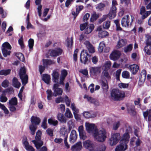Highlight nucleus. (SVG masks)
Here are the masks:
<instances>
[{
	"instance_id": "19",
	"label": "nucleus",
	"mask_w": 151,
	"mask_h": 151,
	"mask_svg": "<svg viewBox=\"0 0 151 151\" xmlns=\"http://www.w3.org/2000/svg\"><path fill=\"white\" fill-rule=\"evenodd\" d=\"M31 122L32 124L37 126L40 122L41 119L38 117L32 116L31 118Z\"/></svg>"
},
{
	"instance_id": "37",
	"label": "nucleus",
	"mask_w": 151,
	"mask_h": 151,
	"mask_svg": "<svg viewBox=\"0 0 151 151\" xmlns=\"http://www.w3.org/2000/svg\"><path fill=\"white\" fill-rule=\"evenodd\" d=\"M63 93V90L61 88H59L54 90L53 95L55 96L58 95H61Z\"/></svg>"
},
{
	"instance_id": "26",
	"label": "nucleus",
	"mask_w": 151,
	"mask_h": 151,
	"mask_svg": "<svg viewBox=\"0 0 151 151\" xmlns=\"http://www.w3.org/2000/svg\"><path fill=\"white\" fill-rule=\"evenodd\" d=\"M42 80L47 84H49L50 83V76L47 74H43Z\"/></svg>"
},
{
	"instance_id": "34",
	"label": "nucleus",
	"mask_w": 151,
	"mask_h": 151,
	"mask_svg": "<svg viewBox=\"0 0 151 151\" xmlns=\"http://www.w3.org/2000/svg\"><path fill=\"white\" fill-rule=\"evenodd\" d=\"M37 128V126L31 124L29 126V129L30 131V134L32 135L35 134V132Z\"/></svg>"
},
{
	"instance_id": "11",
	"label": "nucleus",
	"mask_w": 151,
	"mask_h": 151,
	"mask_svg": "<svg viewBox=\"0 0 151 151\" xmlns=\"http://www.w3.org/2000/svg\"><path fill=\"white\" fill-rule=\"evenodd\" d=\"M86 127L87 132L89 133H93V135H94V133L95 132L96 128L98 129L94 124L87 123H86Z\"/></svg>"
},
{
	"instance_id": "57",
	"label": "nucleus",
	"mask_w": 151,
	"mask_h": 151,
	"mask_svg": "<svg viewBox=\"0 0 151 151\" xmlns=\"http://www.w3.org/2000/svg\"><path fill=\"white\" fill-rule=\"evenodd\" d=\"M34 44V40L33 39L30 38L28 41V45L30 49H32Z\"/></svg>"
},
{
	"instance_id": "43",
	"label": "nucleus",
	"mask_w": 151,
	"mask_h": 151,
	"mask_svg": "<svg viewBox=\"0 0 151 151\" xmlns=\"http://www.w3.org/2000/svg\"><path fill=\"white\" fill-rule=\"evenodd\" d=\"M26 70L25 67H23L21 68L19 73V77H22V76L26 75Z\"/></svg>"
},
{
	"instance_id": "5",
	"label": "nucleus",
	"mask_w": 151,
	"mask_h": 151,
	"mask_svg": "<svg viewBox=\"0 0 151 151\" xmlns=\"http://www.w3.org/2000/svg\"><path fill=\"white\" fill-rule=\"evenodd\" d=\"M131 21L130 18L128 15H126L123 17L121 21V24L123 27H128L129 25H132L133 21L134 19V17L131 15Z\"/></svg>"
},
{
	"instance_id": "8",
	"label": "nucleus",
	"mask_w": 151,
	"mask_h": 151,
	"mask_svg": "<svg viewBox=\"0 0 151 151\" xmlns=\"http://www.w3.org/2000/svg\"><path fill=\"white\" fill-rule=\"evenodd\" d=\"M147 72L145 70H142L140 73L139 76V80L138 81V84L140 86H142L144 83L145 81Z\"/></svg>"
},
{
	"instance_id": "29",
	"label": "nucleus",
	"mask_w": 151,
	"mask_h": 151,
	"mask_svg": "<svg viewBox=\"0 0 151 151\" xmlns=\"http://www.w3.org/2000/svg\"><path fill=\"white\" fill-rule=\"evenodd\" d=\"M32 142L35 145L37 150H39L43 145V142L42 141H37L35 140H33Z\"/></svg>"
},
{
	"instance_id": "53",
	"label": "nucleus",
	"mask_w": 151,
	"mask_h": 151,
	"mask_svg": "<svg viewBox=\"0 0 151 151\" xmlns=\"http://www.w3.org/2000/svg\"><path fill=\"white\" fill-rule=\"evenodd\" d=\"M105 47V44L103 42H101L99 45V51L100 52H102L104 47Z\"/></svg>"
},
{
	"instance_id": "2",
	"label": "nucleus",
	"mask_w": 151,
	"mask_h": 151,
	"mask_svg": "<svg viewBox=\"0 0 151 151\" xmlns=\"http://www.w3.org/2000/svg\"><path fill=\"white\" fill-rule=\"evenodd\" d=\"M93 136L98 141L103 142L107 137V132L104 129L99 131L98 129L96 128Z\"/></svg>"
},
{
	"instance_id": "33",
	"label": "nucleus",
	"mask_w": 151,
	"mask_h": 151,
	"mask_svg": "<svg viewBox=\"0 0 151 151\" xmlns=\"http://www.w3.org/2000/svg\"><path fill=\"white\" fill-rule=\"evenodd\" d=\"M11 72V70L10 69H2L0 70V75L6 76L10 75Z\"/></svg>"
},
{
	"instance_id": "54",
	"label": "nucleus",
	"mask_w": 151,
	"mask_h": 151,
	"mask_svg": "<svg viewBox=\"0 0 151 151\" xmlns=\"http://www.w3.org/2000/svg\"><path fill=\"white\" fill-rule=\"evenodd\" d=\"M111 62L110 61L106 62L104 65L105 68L104 70H108L111 67Z\"/></svg>"
},
{
	"instance_id": "51",
	"label": "nucleus",
	"mask_w": 151,
	"mask_h": 151,
	"mask_svg": "<svg viewBox=\"0 0 151 151\" xmlns=\"http://www.w3.org/2000/svg\"><path fill=\"white\" fill-rule=\"evenodd\" d=\"M122 75V77L124 78H129L130 77L129 73L127 71H123Z\"/></svg>"
},
{
	"instance_id": "17",
	"label": "nucleus",
	"mask_w": 151,
	"mask_h": 151,
	"mask_svg": "<svg viewBox=\"0 0 151 151\" xmlns=\"http://www.w3.org/2000/svg\"><path fill=\"white\" fill-rule=\"evenodd\" d=\"M61 133L62 135L65 137L64 140V143L65 146L67 149H69L70 148V145L68 144L67 141V138L68 137V134L67 133L66 130L65 129L61 131Z\"/></svg>"
},
{
	"instance_id": "61",
	"label": "nucleus",
	"mask_w": 151,
	"mask_h": 151,
	"mask_svg": "<svg viewBox=\"0 0 151 151\" xmlns=\"http://www.w3.org/2000/svg\"><path fill=\"white\" fill-rule=\"evenodd\" d=\"M46 132L47 134L51 137H52L53 136V130L50 128H48L46 130Z\"/></svg>"
},
{
	"instance_id": "22",
	"label": "nucleus",
	"mask_w": 151,
	"mask_h": 151,
	"mask_svg": "<svg viewBox=\"0 0 151 151\" xmlns=\"http://www.w3.org/2000/svg\"><path fill=\"white\" fill-rule=\"evenodd\" d=\"M83 115L86 118H93L96 116V114L92 111H86L83 112Z\"/></svg>"
},
{
	"instance_id": "24",
	"label": "nucleus",
	"mask_w": 151,
	"mask_h": 151,
	"mask_svg": "<svg viewBox=\"0 0 151 151\" xmlns=\"http://www.w3.org/2000/svg\"><path fill=\"white\" fill-rule=\"evenodd\" d=\"M101 87L104 92H106L109 89V86L107 80L106 81L102 80L101 82Z\"/></svg>"
},
{
	"instance_id": "45",
	"label": "nucleus",
	"mask_w": 151,
	"mask_h": 151,
	"mask_svg": "<svg viewBox=\"0 0 151 151\" xmlns=\"http://www.w3.org/2000/svg\"><path fill=\"white\" fill-rule=\"evenodd\" d=\"M86 98L87 99L88 101L91 103H93L94 104L96 105L99 104V103L97 101H96L92 97L87 96Z\"/></svg>"
},
{
	"instance_id": "10",
	"label": "nucleus",
	"mask_w": 151,
	"mask_h": 151,
	"mask_svg": "<svg viewBox=\"0 0 151 151\" xmlns=\"http://www.w3.org/2000/svg\"><path fill=\"white\" fill-rule=\"evenodd\" d=\"M151 14L150 11H146L145 8L144 6H142L140 8L139 14L142 15L141 18L142 19H144L147 18Z\"/></svg>"
},
{
	"instance_id": "9",
	"label": "nucleus",
	"mask_w": 151,
	"mask_h": 151,
	"mask_svg": "<svg viewBox=\"0 0 151 151\" xmlns=\"http://www.w3.org/2000/svg\"><path fill=\"white\" fill-rule=\"evenodd\" d=\"M90 73L91 76H97L101 72L100 67H91L89 68Z\"/></svg>"
},
{
	"instance_id": "58",
	"label": "nucleus",
	"mask_w": 151,
	"mask_h": 151,
	"mask_svg": "<svg viewBox=\"0 0 151 151\" xmlns=\"http://www.w3.org/2000/svg\"><path fill=\"white\" fill-rule=\"evenodd\" d=\"M120 125V122L119 121L114 123L113 126V129L114 130H117Z\"/></svg>"
},
{
	"instance_id": "32",
	"label": "nucleus",
	"mask_w": 151,
	"mask_h": 151,
	"mask_svg": "<svg viewBox=\"0 0 151 151\" xmlns=\"http://www.w3.org/2000/svg\"><path fill=\"white\" fill-rule=\"evenodd\" d=\"M128 129L126 130V132L124 134L123 138L121 141L124 142L127 144L128 143L129 139L130 138L129 134L128 132H127Z\"/></svg>"
},
{
	"instance_id": "1",
	"label": "nucleus",
	"mask_w": 151,
	"mask_h": 151,
	"mask_svg": "<svg viewBox=\"0 0 151 151\" xmlns=\"http://www.w3.org/2000/svg\"><path fill=\"white\" fill-rule=\"evenodd\" d=\"M110 96L112 100L118 101L123 100L125 97V94L123 91L113 88L111 91Z\"/></svg>"
},
{
	"instance_id": "20",
	"label": "nucleus",
	"mask_w": 151,
	"mask_h": 151,
	"mask_svg": "<svg viewBox=\"0 0 151 151\" xmlns=\"http://www.w3.org/2000/svg\"><path fill=\"white\" fill-rule=\"evenodd\" d=\"M129 67L130 71L133 75L136 74L139 69L138 65L135 64L129 65Z\"/></svg>"
},
{
	"instance_id": "28",
	"label": "nucleus",
	"mask_w": 151,
	"mask_h": 151,
	"mask_svg": "<svg viewBox=\"0 0 151 151\" xmlns=\"http://www.w3.org/2000/svg\"><path fill=\"white\" fill-rule=\"evenodd\" d=\"M58 120L61 123H65L67 119L64 116L63 114L61 113H58L57 115Z\"/></svg>"
},
{
	"instance_id": "63",
	"label": "nucleus",
	"mask_w": 151,
	"mask_h": 151,
	"mask_svg": "<svg viewBox=\"0 0 151 151\" xmlns=\"http://www.w3.org/2000/svg\"><path fill=\"white\" fill-rule=\"evenodd\" d=\"M7 98L4 96L1 95L0 96V101L2 102H5L7 100Z\"/></svg>"
},
{
	"instance_id": "50",
	"label": "nucleus",
	"mask_w": 151,
	"mask_h": 151,
	"mask_svg": "<svg viewBox=\"0 0 151 151\" xmlns=\"http://www.w3.org/2000/svg\"><path fill=\"white\" fill-rule=\"evenodd\" d=\"M8 49H5L4 48L2 49V51L3 54V56L4 57H6L8 55H10L11 51H8Z\"/></svg>"
},
{
	"instance_id": "52",
	"label": "nucleus",
	"mask_w": 151,
	"mask_h": 151,
	"mask_svg": "<svg viewBox=\"0 0 151 151\" xmlns=\"http://www.w3.org/2000/svg\"><path fill=\"white\" fill-rule=\"evenodd\" d=\"M111 22L110 21H107L104 22L103 25V27L104 29H108L110 26Z\"/></svg>"
},
{
	"instance_id": "4",
	"label": "nucleus",
	"mask_w": 151,
	"mask_h": 151,
	"mask_svg": "<svg viewBox=\"0 0 151 151\" xmlns=\"http://www.w3.org/2000/svg\"><path fill=\"white\" fill-rule=\"evenodd\" d=\"M90 55L86 50H82L80 54L81 62L85 65L88 64L90 61Z\"/></svg>"
},
{
	"instance_id": "47",
	"label": "nucleus",
	"mask_w": 151,
	"mask_h": 151,
	"mask_svg": "<svg viewBox=\"0 0 151 151\" xmlns=\"http://www.w3.org/2000/svg\"><path fill=\"white\" fill-rule=\"evenodd\" d=\"M46 93L47 94V99L48 100H50L52 99V93L51 89H47L46 91Z\"/></svg>"
},
{
	"instance_id": "64",
	"label": "nucleus",
	"mask_w": 151,
	"mask_h": 151,
	"mask_svg": "<svg viewBox=\"0 0 151 151\" xmlns=\"http://www.w3.org/2000/svg\"><path fill=\"white\" fill-rule=\"evenodd\" d=\"M68 72L65 69L63 70L61 72V77L65 78L67 76Z\"/></svg>"
},
{
	"instance_id": "12",
	"label": "nucleus",
	"mask_w": 151,
	"mask_h": 151,
	"mask_svg": "<svg viewBox=\"0 0 151 151\" xmlns=\"http://www.w3.org/2000/svg\"><path fill=\"white\" fill-rule=\"evenodd\" d=\"M121 55L120 52L117 50H115L112 52L110 55L109 57L111 60L116 61L118 60Z\"/></svg>"
},
{
	"instance_id": "15",
	"label": "nucleus",
	"mask_w": 151,
	"mask_h": 151,
	"mask_svg": "<svg viewBox=\"0 0 151 151\" xmlns=\"http://www.w3.org/2000/svg\"><path fill=\"white\" fill-rule=\"evenodd\" d=\"M117 8L116 7H111L109 14L107 15L110 19L114 18L116 16Z\"/></svg>"
},
{
	"instance_id": "18",
	"label": "nucleus",
	"mask_w": 151,
	"mask_h": 151,
	"mask_svg": "<svg viewBox=\"0 0 151 151\" xmlns=\"http://www.w3.org/2000/svg\"><path fill=\"white\" fill-rule=\"evenodd\" d=\"M82 148V142H79L72 146L71 150L73 151H80Z\"/></svg>"
},
{
	"instance_id": "60",
	"label": "nucleus",
	"mask_w": 151,
	"mask_h": 151,
	"mask_svg": "<svg viewBox=\"0 0 151 151\" xmlns=\"http://www.w3.org/2000/svg\"><path fill=\"white\" fill-rule=\"evenodd\" d=\"M9 84V81L6 79L4 81L1 83V86L4 88H6L8 86Z\"/></svg>"
},
{
	"instance_id": "27",
	"label": "nucleus",
	"mask_w": 151,
	"mask_h": 151,
	"mask_svg": "<svg viewBox=\"0 0 151 151\" xmlns=\"http://www.w3.org/2000/svg\"><path fill=\"white\" fill-rule=\"evenodd\" d=\"M127 111L128 113L131 115L134 116L136 114L135 106L133 105H130L128 107Z\"/></svg>"
},
{
	"instance_id": "36",
	"label": "nucleus",
	"mask_w": 151,
	"mask_h": 151,
	"mask_svg": "<svg viewBox=\"0 0 151 151\" xmlns=\"http://www.w3.org/2000/svg\"><path fill=\"white\" fill-rule=\"evenodd\" d=\"M133 48V44H129L126 46L124 47V52L127 53L131 51Z\"/></svg>"
},
{
	"instance_id": "48",
	"label": "nucleus",
	"mask_w": 151,
	"mask_h": 151,
	"mask_svg": "<svg viewBox=\"0 0 151 151\" xmlns=\"http://www.w3.org/2000/svg\"><path fill=\"white\" fill-rule=\"evenodd\" d=\"M66 117L68 118H71L73 117V115L69 108H67L65 114Z\"/></svg>"
},
{
	"instance_id": "14",
	"label": "nucleus",
	"mask_w": 151,
	"mask_h": 151,
	"mask_svg": "<svg viewBox=\"0 0 151 151\" xmlns=\"http://www.w3.org/2000/svg\"><path fill=\"white\" fill-rule=\"evenodd\" d=\"M127 148V143L121 141L120 144L117 145L115 149V151H124Z\"/></svg>"
},
{
	"instance_id": "46",
	"label": "nucleus",
	"mask_w": 151,
	"mask_h": 151,
	"mask_svg": "<svg viewBox=\"0 0 151 151\" xmlns=\"http://www.w3.org/2000/svg\"><path fill=\"white\" fill-rule=\"evenodd\" d=\"M125 44V41L123 39L120 40L118 42L117 46L119 48L121 47Z\"/></svg>"
},
{
	"instance_id": "42",
	"label": "nucleus",
	"mask_w": 151,
	"mask_h": 151,
	"mask_svg": "<svg viewBox=\"0 0 151 151\" xmlns=\"http://www.w3.org/2000/svg\"><path fill=\"white\" fill-rule=\"evenodd\" d=\"M16 55L18 59L21 61L23 62L24 61V56L22 53L20 52L17 53Z\"/></svg>"
},
{
	"instance_id": "35",
	"label": "nucleus",
	"mask_w": 151,
	"mask_h": 151,
	"mask_svg": "<svg viewBox=\"0 0 151 151\" xmlns=\"http://www.w3.org/2000/svg\"><path fill=\"white\" fill-rule=\"evenodd\" d=\"M9 105H16L18 104L17 99L16 97L11 98L9 101Z\"/></svg>"
},
{
	"instance_id": "56",
	"label": "nucleus",
	"mask_w": 151,
	"mask_h": 151,
	"mask_svg": "<svg viewBox=\"0 0 151 151\" xmlns=\"http://www.w3.org/2000/svg\"><path fill=\"white\" fill-rule=\"evenodd\" d=\"M121 71L122 69H119L117 70L116 72V78L118 81L120 80V76Z\"/></svg>"
},
{
	"instance_id": "44",
	"label": "nucleus",
	"mask_w": 151,
	"mask_h": 151,
	"mask_svg": "<svg viewBox=\"0 0 151 151\" xmlns=\"http://www.w3.org/2000/svg\"><path fill=\"white\" fill-rule=\"evenodd\" d=\"M108 70H104L102 73V76L105 77L107 79H111V76L109 74Z\"/></svg>"
},
{
	"instance_id": "41",
	"label": "nucleus",
	"mask_w": 151,
	"mask_h": 151,
	"mask_svg": "<svg viewBox=\"0 0 151 151\" xmlns=\"http://www.w3.org/2000/svg\"><path fill=\"white\" fill-rule=\"evenodd\" d=\"M42 135V132L41 131L38 130L36 133V135L35 137V140L37 141H40L41 140V137Z\"/></svg>"
},
{
	"instance_id": "23",
	"label": "nucleus",
	"mask_w": 151,
	"mask_h": 151,
	"mask_svg": "<svg viewBox=\"0 0 151 151\" xmlns=\"http://www.w3.org/2000/svg\"><path fill=\"white\" fill-rule=\"evenodd\" d=\"M52 75L53 82L54 83H58L59 78V73L57 71H53Z\"/></svg>"
},
{
	"instance_id": "21",
	"label": "nucleus",
	"mask_w": 151,
	"mask_h": 151,
	"mask_svg": "<svg viewBox=\"0 0 151 151\" xmlns=\"http://www.w3.org/2000/svg\"><path fill=\"white\" fill-rule=\"evenodd\" d=\"M84 44L86 46L89 52L93 53L94 52V48L93 45L91 44L89 41H85L84 42Z\"/></svg>"
},
{
	"instance_id": "30",
	"label": "nucleus",
	"mask_w": 151,
	"mask_h": 151,
	"mask_svg": "<svg viewBox=\"0 0 151 151\" xmlns=\"http://www.w3.org/2000/svg\"><path fill=\"white\" fill-rule=\"evenodd\" d=\"M42 62L43 64L45 66L50 65L55 63V62L53 60L48 59H43Z\"/></svg>"
},
{
	"instance_id": "31",
	"label": "nucleus",
	"mask_w": 151,
	"mask_h": 151,
	"mask_svg": "<svg viewBox=\"0 0 151 151\" xmlns=\"http://www.w3.org/2000/svg\"><path fill=\"white\" fill-rule=\"evenodd\" d=\"M12 83L13 86L15 88H19L20 87L21 83L19 82L17 78L15 77L13 78L12 81Z\"/></svg>"
},
{
	"instance_id": "3",
	"label": "nucleus",
	"mask_w": 151,
	"mask_h": 151,
	"mask_svg": "<svg viewBox=\"0 0 151 151\" xmlns=\"http://www.w3.org/2000/svg\"><path fill=\"white\" fill-rule=\"evenodd\" d=\"M145 44L143 50L147 55H151V36L147 34L145 36V40L144 42Z\"/></svg>"
},
{
	"instance_id": "7",
	"label": "nucleus",
	"mask_w": 151,
	"mask_h": 151,
	"mask_svg": "<svg viewBox=\"0 0 151 151\" xmlns=\"http://www.w3.org/2000/svg\"><path fill=\"white\" fill-rule=\"evenodd\" d=\"M96 144L89 140H86L83 142V146L90 151H93L95 149Z\"/></svg>"
},
{
	"instance_id": "38",
	"label": "nucleus",
	"mask_w": 151,
	"mask_h": 151,
	"mask_svg": "<svg viewBox=\"0 0 151 151\" xmlns=\"http://www.w3.org/2000/svg\"><path fill=\"white\" fill-rule=\"evenodd\" d=\"M20 78L22 80V83L25 85L28 82V77L27 75H25L24 76H22V77H20Z\"/></svg>"
},
{
	"instance_id": "13",
	"label": "nucleus",
	"mask_w": 151,
	"mask_h": 151,
	"mask_svg": "<svg viewBox=\"0 0 151 151\" xmlns=\"http://www.w3.org/2000/svg\"><path fill=\"white\" fill-rule=\"evenodd\" d=\"M63 51L62 49L60 47H57L51 50L50 53V55L51 57L57 56L61 55Z\"/></svg>"
},
{
	"instance_id": "49",
	"label": "nucleus",
	"mask_w": 151,
	"mask_h": 151,
	"mask_svg": "<svg viewBox=\"0 0 151 151\" xmlns=\"http://www.w3.org/2000/svg\"><path fill=\"white\" fill-rule=\"evenodd\" d=\"M2 48L5 49H8L10 50L11 49L12 47L11 45L8 42H5L2 45Z\"/></svg>"
},
{
	"instance_id": "16",
	"label": "nucleus",
	"mask_w": 151,
	"mask_h": 151,
	"mask_svg": "<svg viewBox=\"0 0 151 151\" xmlns=\"http://www.w3.org/2000/svg\"><path fill=\"white\" fill-rule=\"evenodd\" d=\"M77 134L75 130H72L70 136L69 141L70 143H74L77 139Z\"/></svg>"
},
{
	"instance_id": "6",
	"label": "nucleus",
	"mask_w": 151,
	"mask_h": 151,
	"mask_svg": "<svg viewBox=\"0 0 151 151\" xmlns=\"http://www.w3.org/2000/svg\"><path fill=\"white\" fill-rule=\"evenodd\" d=\"M120 134L116 133L111 134V137L109 140V143L111 146L116 145L120 139Z\"/></svg>"
},
{
	"instance_id": "62",
	"label": "nucleus",
	"mask_w": 151,
	"mask_h": 151,
	"mask_svg": "<svg viewBox=\"0 0 151 151\" xmlns=\"http://www.w3.org/2000/svg\"><path fill=\"white\" fill-rule=\"evenodd\" d=\"M98 17L99 16L97 15L96 13L93 14L91 15V20L92 22L96 20Z\"/></svg>"
},
{
	"instance_id": "55",
	"label": "nucleus",
	"mask_w": 151,
	"mask_h": 151,
	"mask_svg": "<svg viewBox=\"0 0 151 151\" xmlns=\"http://www.w3.org/2000/svg\"><path fill=\"white\" fill-rule=\"evenodd\" d=\"M47 119L46 117H45L43 120L41 126L44 129H46L47 128Z\"/></svg>"
},
{
	"instance_id": "40",
	"label": "nucleus",
	"mask_w": 151,
	"mask_h": 151,
	"mask_svg": "<svg viewBox=\"0 0 151 151\" xmlns=\"http://www.w3.org/2000/svg\"><path fill=\"white\" fill-rule=\"evenodd\" d=\"M114 22L116 25V30L122 31L123 29L120 26L119 20V19H116L114 20Z\"/></svg>"
},
{
	"instance_id": "59",
	"label": "nucleus",
	"mask_w": 151,
	"mask_h": 151,
	"mask_svg": "<svg viewBox=\"0 0 151 151\" xmlns=\"http://www.w3.org/2000/svg\"><path fill=\"white\" fill-rule=\"evenodd\" d=\"M88 25L87 22H85L84 23L81 24L80 26V30L81 31H83L86 28Z\"/></svg>"
},
{
	"instance_id": "39",
	"label": "nucleus",
	"mask_w": 151,
	"mask_h": 151,
	"mask_svg": "<svg viewBox=\"0 0 151 151\" xmlns=\"http://www.w3.org/2000/svg\"><path fill=\"white\" fill-rule=\"evenodd\" d=\"M109 35L108 32L106 31H103L99 32L98 34L99 36L102 38H103L108 36Z\"/></svg>"
},
{
	"instance_id": "25",
	"label": "nucleus",
	"mask_w": 151,
	"mask_h": 151,
	"mask_svg": "<svg viewBox=\"0 0 151 151\" xmlns=\"http://www.w3.org/2000/svg\"><path fill=\"white\" fill-rule=\"evenodd\" d=\"M94 28V25L93 24H90L87 25L86 28L85 29L84 33L86 34H88L91 33L93 30Z\"/></svg>"
}]
</instances>
